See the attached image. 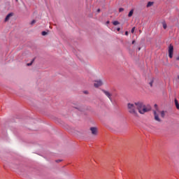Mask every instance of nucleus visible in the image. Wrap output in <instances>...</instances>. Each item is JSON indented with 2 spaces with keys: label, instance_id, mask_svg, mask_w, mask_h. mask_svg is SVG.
<instances>
[{
  "label": "nucleus",
  "instance_id": "obj_17",
  "mask_svg": "<svg viewBox=\"0 0 179 179\" xmlns=\"http://www.w3.org/2000/svg\"><path fill=\"white\" fill-rule=\"evenodd\" d=\"M31 64H33V61H32V62H31V63H29V64H27V66H30V65H31Z\"/></svg>",
  "mask_w": 179,
  "mask_h": 179
},
{
  "label": "nucleus",
  "instance_id": "obj_16",
  "mask_svg": "<svg viewBox=\"0 0 179 179\" xmlns=\"http://www.w3.org/2000/svg\"><path fill=\"white\" fill-rule=\"evenodd\" d=\"M134 31H135V27H133V28L131 29V33H134Z\"/></svg>",
  "mask_w": 179,
  "mask_h": 179
},
{
  "label": "nucleus",
  "instance_id": "obj_5",
  "mask_svg": "<svg viewBox=\"0 0 179 179\" xmlns=\"http://www.w3.org/2000/svg\"><path fill=\"white\" fill-rule=\"evenodd\" d=\"M90 131L92 135H97V129L96 127H91Z\"/></svg>",
  "mask_w": 179,
  "mask_h": 179
},
{
  "label": "nucleus",
  "instance_id": "obj_9",
  "mask_svg": "<svg viewBox=\"0 0 179 179\" xmlns=\"http://www.w3.org/2000/svg\"><path fill=\"white\" fill-rule=\"evenodd\" d=\"M162 24L163 29H164V30H166V29H167V23H166V21H163L162 22Z\"/></svg>",
  "mask_w": 179,
  "mask_h": 179
},
{
  "label": "nucleus",
  "instance_id": "obj_21",
  "mask_svg": "<svg viewBox=\"0 0 179 179\" xmlns=\"http://www.w3.org/2000/svg\"><path fill=\"white\" fill-rule=\"evenodd\" d=\"M177 61H179V56L176 57Z\"/></svg>",
  "mask_w": 179,
  "mask_h": 179
},
{
  "label": "nucleus",
  "instance_id": "obj_10",
  "mask_svg": "<svg viewBox=\"0 0 179 179\" xmlns=\"http://www.w3.org/2000/svg\"><path fill=\"white\" fill-rule=\"evenodd\" d=\"M132 15H134V9L131 10L128 14L129 17H132Z\"/></svg>",
  "mask_w": 179,
  "mask_h": 179
},
{
  "label": "nucleus",
  "instance_id": "obj_22",
  "mask_svg": "<svg viewBox=\"0 0 179 179\" xmlns=\"http://www.w3.org/2000/svg\"><path fill=\"white\" fill-rule=\"evenodd\" d=\"M132 44H135V41H132Z\"/></svg>",
  "mask_w": 179,
  "mask_h": 179
},
{
  "label": "nucleus",
  "instance_id": "obj_20",
  "mask_svg": "<svg viewBox=\"0 0 179 179\" xmlns=\"http://www.w3.org/2000/svg\"><path fill=\"white\" fill-rule=\"evenodd\" d=\"M59 162H61V160H56V163H59Z\"/></svg>",
  "mask_w": 179,
  "mask_h": 179
},
{
  "label": "nucleus",
  "instance_id": "obj_25",
  "mask_svg": "<svg viewBox=\"0 0 179 179\" xmlns=\"http://www.w3.org/2000/svg\"><path fill=\"white\" fill-rule=\"evenodd\" d=\"M178 79L179 80V76H178Z\"/></svg>",
  "mask_w": 179,
  "mask_h": 179
},
{
  "label": "nucleus",
  "instance_id": "obj_24",
  "mask_svg": "<svg viewBox=\"0 0 179 179\" xmlns=\"http://www.w3.org/2000/svg\"><path fill=\"white\" fill-rule=\"evenodd\" d=\"M98 12H100V9H98Z\"/></svg>",
  "mask_w": 179,
  "mask_h": 179
},
{
  "label": "nucleus",
  "instance_id": "obj_1",
  "mask_svg": "<svg viewBox=\"0 0 179 179\" xmlns=\"http://www.w3.org/2000/svg\"><path fill=\"white\" fill-rule=\"evenodd\" d=\"M137 110L140 114H145V113L149 111V109H148L141 101L127 103V111L129 114H131V115L138 117Z\"/></svg>",
  "mask_w": 179,
  "mask_h": 179
},
{
  "label": "nucleus",
  "instance_id": "obj_14",
  "mask_svg": "<svg viewBox=\"0 0 179 179\" xmlns=\"http://www.w3.org/2000/svg\"><path fill=\"white\" fill-rule=\"evenodd\" d=\"M42 36H47V32L42 31Z\"/></svg>",
  "mask_w": 179,
  "mask_h": 179
},
{
  "label": "nucleus",
  "instance_id": "obj_18",
  "mask_svg": "<svg viewBox=\"0 0 179 179\" xmlns=\"http://www.w3.org/2000/svg\"><path fill=\"white\" fill-rule=\"evenodd\" d=\"M125 36H128V31H125Z\"/></svg>",
  "mask_w": 179,
  "mask_h": 179
},
{
  "label": "nucleus",
  "instance_id": "obj_12",
  "mask_svg": "<svg viewBox=\"0 0 179 179\" xmlns=\"http://www.w3.org/2000/svg\"><path fill=\"white\" fill-rule=\"evenodd\" d=\"M149 85L151 86V87H152V86H153V79H152V80L150 81Z\"/></svg>",
  "mask_w": 179,
  "mask_h": 179
},
{
  "label": "nucleus",
  "instance_id": "obj_26",
  "mask_svg": "<svg viewBox=\"0 0 179 179\" xmlns=\"http://www.w3.org/2000/svg\"><path fill=\"white\" fill-rule=\"evenodd\" d=\"M16 1V2H17V0H15Z\"/></svg>",
  "mask_w": 179,
  "mask_h": 179
},
{
  "label": "nucleus",
  "instance_id": "obj_8",
  "mask_svg": "<svg viewBox=\"0 0 179 179\" xmlns=\"http://www.w3.org/2000/svg\"><path fill=\"white\" fill-rule=\"evenodd\" d=\"M12 16H13V13H9L5 19V22H8V20H9L10 19V17H12Z\"/></svg>",
  "mask_w": 179,
  "mask_h": 179
},
{
  "label": "nucleus",
  "instance_id": "obj_2",
  "mask_svg": "<svg viewBox=\"0 0 179 179\" xmlns=\"http://www.w3.org/2000/svg\"><path fill=\"white\" fill-rule=\"evenodd\" d=\"M155 107L156 108V110H154L155 120V121H157L158 122H162V119H160L159 115H161V117L162 118H164V117L166 115V111H164V110H162V111L159 110V109L157 108V104H155Z\"/></svg>",
  "mask_w": 179,
  "mask_h": 179
},
{
  "label": "nucleus",
  "instance_id": "obj_11",
  "mask_svg": "<svg viewBox=\"0 0 179 179\" xmlns=\"http://www.w3.org/2000/svg\"><path fill=\"white\" fill-rule=\"evenodd\" d=\"M113 24L114 26H117V24H120V22H118V21H114V22H113Z\"/></svg>",
  "mask_w": 179,
  "mask_h": 179
},
{
  "label": "nucleus",
  "instance_id": "obj_15",
  "mask_svg": "<svg viewBox=\"0 0 179 179\" xmlns=\"http://www.w3.org/2000/svg\"><path fill=\"white\" fill-rule=\"evenodd\" d=\"M34 23H36V20H33L31 22V24H34Z\"/></svg>",
  "mask_w": 179,
  "mask_h": 179
},
{
  "label": "nucleus",
  "instance_id": "obj_7",
  "mask_svg": "<svg viewBox=\"0 0 179 179\" xmlns=\"http://www.w3.org/2000/svg\"><path fill=\"white\" fill-rule=\"evenodd\" d=\"M155 5V1H148L146 8H150Z\"/></svg>",
  "mask_w": 179,
  "mask_h": 179
},
{
  "label": "nucleus",
  "instance_id": "obj_13",
  "mask_svg": "<svg viewBox=\"0 0 179 179\" xmlns=\"http://www.w3.org/2000/svg\"><path fill=\"white\" fill-rule=\"evenodd\" d=\"M119 12H124V8H119Z\"/></svg>",
  "mask_w": 179,
  "mask_h": 179
},
{
  "label": "nucleus",
  "instance_id": "obj_19",
  "mask_svg": "<svg viewBox=\"0 0 179 179\" xmlns=\"http://www.w3.org/2000/svg\"><path fill=\"white\" fill-rule=\"evenodd\" d=\"M120 30H121L120 28H117V31H120Z\"/></svg>",
  "mask_w": 179,
  "mask_h": 179
},
{
  "label": "nucleus",
  "instance_id": "obj_23",
  "mask_svg": "<svg viewBox=\"0 0 179 179\" xmlns=\"http://www.w3.org/2000/svg\"><path fill=\"white\" fill-rule=\"evenodd\" d=\"M108 23H110V21H108V22H107V24H108Z\"/></svg>",
  "mask_w": 179,
  "mask_h": 179
},
{
  "label": "nucleus",
  "instance_id": "obj_3",
  "mask_svg": "<svg viewBox=\"0 0 179 179\" xmlns=\"http://www.w3.org/2000/svg\"><path fill=\"white\" fill-rule=\"evenodd\" d=\"M168 52L169 58H173V55L174 54V46H173V45L170 44L168 47Z\"/></svg>",
  "mask_w": 179,
  "mask_h": 179
},
{
  "label": "nucleus",
  "instance_id": "obj_4",
  "mask_svg": "<svg viewBox=\"0 0 179 179\" xmlns=\"http://www.w3.org/2000/svg\"><path fill=\"white\" fill-rule=\"evenodd\" d=\"M94 87H100V86L103 85V81L101 80H96L94 83Z\"/></svg>",
  "mask_w": 179,
  "mask_h": 179
},
{
  "label": "nucleus",
  "instance_id": "obj_6",
  "mask_svg": "<svg viewBox=\"0 0 179 179\" xmlns=\"http://www.w3.org/2000/svg\"><path fill=\"white\" fill-rule=\"evenodd\" d=\"M103 92L106 96H107V97H108V99H110V100H111V94L108 92V91L103 90Z\"/></svg>",
  "mask_w": 179,
  "mask_h": 179
}]
</instances>
